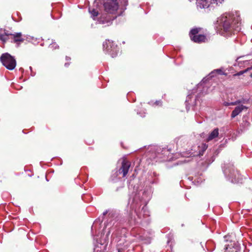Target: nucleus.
<instances>
[{
  "mask_svg": "<svg viewBox=\"0 0 252 252\" xmlns=\"http://www.w3.org/2000/svg\"><path fill=\"white\" fill-rule=\"evenodd\" d=\"M217 23L220 30V33L224 36H229L241 30L239 16L235 17L230 14H223L218 18Z\"/></svg>",
  "mask_w": 252,
  "mask_h": 252,
  "instance_id": "f257e3e1",
  "label": "nucleus"
},
{
  "mask_svg": "<svg viewBox=\"0 0 252 252\" xmlns=\"http://www.w3.org/2000/svg\"><path fill=\"white\" fill-rule=\"evenodd\" d=\"M0 61L2 64L8 69L13 70L16 65V62L14 58L9 54L6 53L1 55Z\"/></svg>",
  "mask_w": 252,
  "mask_h": 252,
  "instance_id": "f03ea898",
  "label": "nucleus"
},
{
  "mask_svg": "<svg viewBox=\"0 0 252 252\" xmlns=\"http://www.w3.org/2000/svg\"><path fill=\"white\" fill-rule=\"evenodd\" d=\"M120 0H104L103 6L104 11L110 14L115 13L120 6Z\"/></svg>",
  "mask_w": 252,
  "mask_h": 252,
  "instance_id": "7ed1b4c3",
  "label": "nucleus"
},
{
  "mask_svg": "<svg viewBox=\"0 0 252 252\" xmlns=\"http://www.w3.org/2000/svg\"><path fill=\"white\" fill-rule=\"evenodd\" d=\"M223 173L229 178V180L233 183H242V177L237 170H235L234 168L231 170L224 169Z\"/></svg>",
  "mask_w": 252,
  "mask_h": 252,
  "instance_id": "20e7f679",
  "label": "nucleus"
},
{
  "mask_svg": "<svg viewBox=\"0 0 252 252\" xmlns=\"http://www.w3.org/2000/svg\"><path fill=\"white\" fill-rule=\"evenodd\" d=\"M104 50L112 58L115 57L118 54L117 46L113 41L106 40L103 44Z\"/></svg>",
  "mask_w": 252,
  "mask_h": 252,
  "instance_id": "39448f33",
  "label": "nucleus"
},
{
  "mask_svg": "<svg viewBox=\"0 0 252 252\" xmlns=\"http://www.w3.org/2000/svg\"><path fill=\"white\" fill-rule=\"evenodd\" d=\"M199 29L195 28L190 31L189 36L191 40L198 43L205 42L207 40L206 37L204 35L199 34Z\"/></svg>",
  "mask_w": 252,
  "mask_h": 252,
  "instance_id": "423d86ee",
  "label": "nucleus"
},
{
  "mask_svg": "<svg viewBox=\"0 0 252 252\" xmlns=\"http://www.w3.org/2000/svg\"><path fill=\"white\" fill-rule=\"evenodd\" d=\"M130 166V162L126 159L123 160L122 163V166L119 170V174H123V176L125 177L129 170Z\"/></svg>",
  "mask_w": 252,
  "mask_h": 252,
  "instance_id": "0eeeda50",
  "label": "nucleus"
},
{
  "mask_svg": "<svg viewBox=\"0 0 252 252\" xmlns=\"http://www.w3.org/2000/svg\"><path fill=\"white\" fill-rule=\"evenodd\" d=\"M211 0H197L196 5L197 7L199 9H208L212 7Z\"/></svg>",
  "mask_w": 252,
  "mask_h": 252,
  "instance_id": "6e6552de",
  "label": "nucleus"
},
{
  "mask_svg": "<svg viewBox=\"0 0 252 252\" xmlns=\"http://www.w3.org/2000/svg\"><path fill=\"white\" fill-rule=\"evenodd\" d=\"M248 107L246 106H244L242 104L236 106L235 109L232 111L231 117L232 118H235L236 116L238 115L240 113H241L243 110L246 109H248Z\"/></svg>",
  "mask_w": 252,
  "mask_h": 252,
  "instance_id": "1a4fd4ad",
  "label": "nucleus"
},
{
  "mask_svg": "<svg viewBox=\"0 0 252 252\" xmlns=\"http://www.w3.org/2000/svg\"><path fill=\"white\" fill-rule=\"evenodd\" d=\"M94 6L96 7V9H95L94 8H89V11L90 13L91 14V17L94 19L97 16H98V13H99L98 9L99 10L100 9L99 7V2L97 0H96L94 1Z\"/></svg>",
  "mask_w": 252,
  "mask_h": 252,
  "instance_id": "9d476101",
  "label": "nucleus"
},
{
  "mask_svg": "<svg viewBox=\"0 0 252 252\" xmlns=\"http://www.w3.org/2000/svg\"><path fill=\"white\" fill-rule=\"evenodd\" d=\"M219 135V129L218 128H215L211 131L208 136L206 138V141L209 142L217 138Z\"/></svg>",
  "mask_w": 252,
  "mask_h": 252,
  "instance_id": "9b49d317",
  "label": "nucleus"
},
{
  "mask_svg": "<svg viewBox=\"0 0 252 252\" xmlns=\"http://www.w3.org/2000/svg\"><path fill=\"white\" fill-rule=\"evenodd\" d=\"M196 98H193L192 94H189L187 96L186 101V107L187 111L189 109L190 106H194L195 105Z\"/></svg>",
  "mask_w": 252,
  "mask_h": 252,
  "instance_id": "f8f14e48",
  "label": "nucleus"
},
{
  "mask_svg": "<svg viewBox=\"0 0 252 252\" xmlns=\"http://www.w3.org/2000/svg\"><path fill=\"white\" fill-rule=\"evenodd\" d=\"M113 19L114 18H111L109 16L105 17L104 15H101L98 21L100 24H107V26H109L112 24V21Z\"/></svg>",
  "mask_w": 252,
  "mask_h": 252,
  "instance_id": "ddd939ff",
  "label": "nucleus"
},
{
  "mask_svg": "<svg viewBox=\"0 0 252 252\" xmlns=\"http://www.w3.org/2000/svg\"><path fill=\"white\" fill-rule=\"evenodd\" d=\"M13 36V40L14 43L19 44L24 41V38L22 37V33L21 32L15 33L14 34H9Z\"/></svg>",
  "mask_w": 252,
  "mask_h": 252,
  "instance_id": "4468645a",
  "label": "nucleus"
},
{
  "mask_svg": "<svg viewBox=\"0 0 252 252\" xmlns=\"http://www.w3.org/2000/svg\"><path fill=\"white\" fill-rule=\"evenodd\" d=\"M243 103H244L243 100H238L232 102H224L223 104L225 106H228L229 105H236Z\"/></svg>",
  "mask_w": 252,
  "mask_h": 252,
  "instance_id": "2eb2a0df",
  "label": "nucleus"
},
{
  "mask_svg": "<svg viewBox=\"0 0 252 252\" xmlns=\"http://www.w3.org/2000/svg\"><path fill=\"white\" fill-rule=\"evenodd\" d=\"M202 89H203V90H205V87H204V82H201L199 84H198L197 86V90L198 92H199V94H203V90H202Z\"/></svg>",
  "mask_w": 252,
  "mask_h": 252,
  "instance_id": "dca6fc26",
  "label": "nucleus"
},
{
  "mask_svg": "<svg viewBox=\"0 0 252 252\" xmlns=\"http://www.w3.org/2000/svg\"><path fill=\"white\" fill-rule=\"evenodd\" d=\"M216 73H217L219 74H223V72L222 71L221 69H215L214 70V71H213L212 72H211L210 74H209V76L210 77H213L215 76L214 74Z\"/></svg>",
  "mask_w": 252,
  "mask_h": 252,
  "instance_id": "f3484780",
  "label": "nucleus"
},
{
  "mask_svg": "<svg viewBox=\"0 0 252 252\" xmlns=\"http://www.w3.org/2000/svg\"><path fill=\"white\" fill-rule=\"evenodd\" d=\"M10 35L9 34L5 32L4 34H0V40L5 42L7 40V36Z\"/></svg>",
  "mask_w": 252,
  "mask_h": 252,
  "instance_id": "a211bd4d",
  "label": "nucleus"
},
{
  "mask_svg": "<svg viewBox=\"0 0 252 252\" xmlns=\"http://www.w3.org/2000/svg\"><path fill=\"white\" fill-rule=\"evenodd\" d=\"M141 213L143 214L144 217H146V216H149V212L146 210V209L143 207L141 211Z\"/></svg>",
  "mask_w": 252,
  "mask_h": 252,
  "instance_id": "6ab92c4d",
  "label": "nucleus"
},
{
  "mask_svg": "<svg viewBox=\"0 0 252 252\" xmlns=\"http://www.w3.org/2000/svg\"><path fill=\"white\" fill-rule=\"evenodd\" d=\"M49 47L53 50L58 48L59 46L56 43H52L49 45Z\"/></svg>",
  "mask_w": 252,
  "mask_h": 252,
  "instance_id": "aec40b11",
  "label": "nucleus"
},
{
  "mask_svg": "<svg viewBox=\"0 0 252 252\" xmlns=\"http://www.w3.org/2000/svg\"><path fill=\"white\" fill-rule=\"evenodd\" d=\"M214 2L216 3L217 5L221 3L224 0H213Z\"/></svg>",
  "mask_w": 252,
  "mask_h": 252,
  "instance_id": "412c9836",
  "label": "nucleus"
},
{
  "mask_svg": "<svg viewBox=\"0 0 252 252\" xmlns=\"http://www.w3.org/2000/svg\"><path fill=\"white\" fill-rule=\"evenodd\" d=\"M248 69H249V68H248L247 69H246L244 71H240L239 73H238V75H240L243 74V73L246 72Z\"/></svg>",
  "mask_w": 252,
  "mask_h": 252,
  "instance_id": "4be33fe9",
  "label": "nucleus"
},
{
  "mask_svg": "<svg viewBox=\"0 0 252 252\" xmlns=\"http://www.w3.org/2000/svg\"><path fill=\"white\" fill-rule=\"evenodd\" d=\"M127 0H123V5L124 6L127 5Z\"/></svg>",
  "mask_w": 252,
  "mask_h": 252,
  "instance_id": "5701e85b",
  "label": "nucleus"
},
{
  "mask_svg": "<svg viewBox=\"0 0 252 252\" xmlns=\"http://www.w3.org/2000/svg\"><path fill=\"white\" fill-rule=\"evenodd\" d=\"M132 208H133V209H134V211H135V213H137V208H136V207H134V206H133V207H132Z\"/></svg>",
  "mask_w": 252,
  "mask_h": 252,
  "instance_id": "b1692460",
  "label": "nucleus"
},
{
  "mask_svg": "<svg viewBox=\"0 0 252 252\" xmlns=\"http://www.w3.org/2000/svg\"><path fill=\"white\" fill-rule=\"evenodd\" d=\"M107 211H105L104 212H103V215L105 216L107 213Z\"/></svg>",
  "mask_w": 252,
  "mask_h": 252,
  "instance_id": "393cba45",
  "label": "nucleus"
},
{
  "mask_svg": "<svg viewBox=\"0 0 252 252\" xmlns=\"http://www.w3.org/2000/svg\"><path fill=\"white\" fill-rule=\"evenodd\" d=\"M68 65H69V63H65V64H64V65L66 67H67L68 66Z\"/></svg>",
  "mask_w": 252,
  "mask_h": 252,
  "instance_id": "a878e982",
  "label": "nucleus"
},
{
  "mask_svg": "<svg viewBox=\"0 0 252 252\" xmlns=\"http://www.w3.org/2000/svg\"><path fill=\"white\" fill-rule=\"evenodd\" d=\"M66 60L67 61H68V60H70V58H69V57H66Z\"/></svg>",
  "mask_w": 252,
  "mask_h": 252,
  "instance_id": "bb28decb",
  "label": "nucleus"
},
{
  "mask_svg": "<svg viewBox=\"0 0 252 252\" xmlns=\"http://www.w3.org/2000/svg\"><path fill=\"white\" fill-rule=\"evenodd\" d=\"M159 102L156 101V103H157V104H158V103H159Z\"/></svg>",
  "mask_w": 252,
  "mask_h": 252,
  "instance_id": "cd10ccee",
  "label": "nucleus"
},
{
  "mask_svg": "<svg viewBox=\"0 0 252 252\" xmlns=\"http://www.w3.org/2000/svg\"><path fill=\"white\" fill-rule=\"evenodd\" d=\"M141 117H144V116H145V115H141Z\"/></svg>",
  "mask_w": 252,
  "mask_h": 252,
  "instance_id": "c85d7f7f",
  "label": "nucleus"
}]
</instances>
